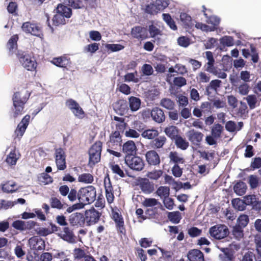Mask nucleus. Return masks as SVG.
<instances>
[{"mask_svg": "<svg viewBox=\"0 0 261 261\" xmlns=\"http://www.w3.org/2000/svg\"><path fill=\"white\" fill-rule=\"evenodd\" d=\"M145 157L149 166H159L161 163L160 156L155 150L147 151L145 154Z\"/></svg>", "mask_w": 261, "mask_h": 261, "instance_id": "12", "label": "nucleus"}, {"mask_svg": "<svg viewBox=\"0 0 261 261\" xmlns=\"http://www.w3.org/2000/svg\"><path fill=\"white\" fill-rule=\"evenodd\" d=\"M110 139L107 144L109 147L112 149H117L118 147L121 146L122 141V136L119 131H114L110 135Z\"/></svg>", "mask_w": 261, "mask_h": 261, "instance_id": "16", "label": "nucleus"}, {"mask_svg": "<svg viewBox=\"0 0 261 261\" xmlns=\"http://www.w3.org/2000/svg\"><path fill=\"white\" fill-rule=\"evenodd\" d=\"M232 234L235 239L240 240L244 236L243 228L236 225L233 227Z\"/></svg>", "mask_w": 261, "mask_h": 261, "instance_id": "48", "label": "nucleus"}, {"mask_svg": "<svg viewBox=\"0 0 261 261\" xmlns=\"http://www.w3.org/2000/svg\"><path fill=\"white\" fill-rule=\"evenodd\" d=\"M110 168L111 169L112 172L118 175L120 177H125L126 174L124 171L121 169L120 166L118 164L113 163L110 164Z\"/></svg>", "mask_w": 261, "mask_h": 261, "instance_id": "42", "label": "nucleus"}, {"mask_svg": "<svg viewBox=\"0 0 261 261\" xmlns=\"http://www.w3.org/2000/svg\"><path fill=\"white\" fill-rule=\"evenodd\" d=\"M12 226L14 228L21 231L24 230L28 228L25 222L21 220L14 221L12 223Z\"/></svg>", "mask_w": 261, "mask_h": 261, "instance_id": "59", "label": "nucleus"}, {"mask_svg": "<svg viewBox=\"0 0 261 261\" xmlns=\"http://www.w3.org/2000/svg\"><path fill=\"white\" fill-rule=\"evenodd\" d=\"M221 43L226 46H231L233 45V39L231 36H225L220 39Z\"/></svg>", "mask_w": 261, "mask_h": 261, "instance_id": "61", "label": "nucleus"}, {"mask_svg": "<svg viewBox=\"0 0 261 261\" xmlns=\"http://www.w3.org/2000/svg\"><path fill=\"white\" fill-rule=\"evenodd\" d=\"M159 133L158 130L155 128L146 129L143 131L141 136L143 138L153 140L159 136Z\"/></svg>", "mask_w": 261, "mask_h": 261, "instance_id": "30", "label": "nucleus"}, {"mask_svg": "<svg viewBox=\"0 0 261 261\" xmlns=\"http://www.w3.org/2000/svg\"><path fill=\"white\" fill-rule=\"evenodd\" d=\"M186 134L189 141L195 145H200L204 137L202 133L194 129L189 130Z\"/></svg>", "mask_w": 261, "mask_h": 261, "instance_id": "18", "label": "nucleus"}, {"mask_svg": "<svg viewBox=\"0 0 261 261\" xmlns=\"http://www.w3.org/2000/svg\"><path fill=\"white\" fill-rule=\"evenodd\" d=\"M188 233L191 237L195 238L201 235L202 233V230L196 227H192L188 229Z\"/></svg>", "mask_w": 261, "mask_h": 261, "instance_id": "62", "label": "nucleus"}, {"mask_svg": "<svg viewBox=\"0 0 261 261\" xmlns=\"http://www.w3.org/2000/svg\"><path fill=\"white\" fill-rule=\"evenodd\" d=\"M55 162L57 168L59 170H64L66 167V154L62 148H56L55 150Z\"/></svg>", "mask_w": 261, "mask_h": 261, "instance_id": "8", "label": "nucleus"}, {"mask_svg": "<svg viewBox=\"0 0 261 261\" xmlns=\"http://www.w3.org/2000/svg\"><path fill=\"white\" fill-rule=\"evenodd\" d=\"M58 236L68 243H73L75 241L73 232L68 227H64L63 231L60 233H58Z\"/></svg>", "mask_w": 261, "mask_h": 261, "instance_id": "24", "label": "nucleus"}, {"mask_svg": "<svg viewBox=\"0 0 261 261\" xmlns=\"http://www.w3.org/2000/svg\"><path fill=\"white\" fill-rule=\"evenodd\" d=\"M94 181V177L90 173H83L78 176V181L86 184H92Z\"/></svg>", "mask_w": 261, "mask_h": 261, "instance_id": "39", "label": "nucleus"}, {"mask_svg": "<svg viewBox=\"0 0 261 261\" xmlns=\"http://www.w3.org/2000/svg\"><path fill=\"white\" fill-rule=\"evenodd\" d=\"M30 96V93L28 91H20L14 93L12 96L13 108L10 118L15 120L25 112V105Z\"/></svg>", "mask_w": 261, "mask_h": 261, "instance_id": "1", "label": "nucleus"}, {"mask_svg": "<svg viewBox=\"0 0 261 261\" xmlns=\"http://www.w3.org/2000/svg\"><path fill=\"white\" fill-rule=\"evenodd\" d=\"M248 105L251 109H253L256 107L257 99L254 95H250L246 97Z\"/></svg>", "mask_w": 261, "mask_h": 261, "instance_id": "64", "label": "nucleus"}, {"mask_svg": "<svg viewBox=\"0 0 261 261\" xmlns=\"http://www.w3.org/2000/svg\"><path fill=\"white\" fill-rule=\"evenodd\" d=\"M160 204V202L155 198H145L142 202L143 206L145 207H152Z\"/></svg>", "mask_w": 261, "mask_h": 261, "instance_id": "55", "label": "nucleus"}, {"mask_svg": "<svg viewBox=\"0 0 261 261\" xmlns=\"http://www.w3.org/2000/svg\"><path fill=\"white\" fill-rule=\"evenodd\" d=\"M39 180L44 185H48L53 182V178L47 173L43 172L40 174Z\"/></svg>", "mask_w": 261, "mask_h": 261, "instance_id": "51", "label": "nucleus"}, {"mask_svg": "<svg viewBox=\"0 0 261 261\" xmlns=\"http://www.w3.org/2000/svg\"><path fill=\"white\" fill-rule=\"evenodd\" d=\"M160 105L168 110H173L175 107L174 102L168 98H162L160 101Z\"/></svg>", "mask_w": 261, "mask_h": 261, "instance_id": "40", "label": "nucleus"}, {"mask_svg": "<svg viewBox=\"0 0 261 261\" xmlns=\"http://www.w3.org/2000/svg\"><path fill=\"white\" fill-rule=\"evenodd\" d=\"M16 56L21 65L28 71H34L37 66V63L33 57H31L24 51L18 50Z\"/></svg>", "mask_w": 261, "mask_h": 261, "instance_id": "4", "label": "nucleus"}, {"mask_svg": "<svg viewBox=\"0 0 261 261\" xmlns=\"http://www.w3.org/2000/svg\"><path fill=\"white\" fill-rule=\"evenodd\" d=\"M130 34L134 38L141 40L149 37L147 28L140 25L133 27L131 30Z\"/></svg>", "mask_w": 261, "mask_h": 261, "instance_id": "15", "label": "nucleus"}, {"mask_svg": "<svg viewBox=\"0 0 261 261\" xmlns=\"http://www.w3.org/2000/svg\"><path fill=\"white\" fill-rule=\"evenodd\" d=\"M177 43L180 46L187 47L190 44V40L186 36H180L177 39Z\"/></svg>", "mask_w": 261, "mask_h": 261, "instance_id": "63", "label": "nucleus"}, {"mask_svg": "<svg viewBox=\"0 0 261 261\" xmlns=\"http://www.w3.org/2000/svg\"><path fill=\"white\" fill-rule=\"evenodd\" d=\"M174 140L176 147L181 150L187 149L189 146V143L180 135Z\"/></svg>", "mask_w": 261, "mask_h": 261, "instance_id": "34", "label": "nucleus"}, {"mask_svg": "<svg viewBox=\"0 0 261 261\" xmlns=\"http://www.w3.org/2000/svg\"><path fill=\"white\" fill-rule=\"evenodd\" d=\"M18 40V35H13L8 40L7 47L9 50V56L12 55L14 51L17 49V41Z\"/></svg>", "mask_w": 261, "mask_h": 261, "instance_id": "27", "label": "nucleus"}, {"mask_svg": "<svg viewBox=\"0 0 261 261\" xmlns=\"http://www.w3.org/2000/svg\"><path fill=\"white\" fill-rule=\"evenodd\" d=\"M71 7L74 9H81L86 6L83 0H69Z\"/></svg>", "mask_w": 261, "mask_h": 261, "instance_id": "57", "label": "nucleus"}, {"mask_svg": "<svg viewBox=\"0 0 261 261\" xmlns=\"http://www.w3.org/2000/svg\"><path fill=\"white\" fill-rule=\"evenodd\" d=\"M159 12L155 3L147 5L145 8V12L150 15H155Z\"/></svg>", "mask_w": 261, "mask_h": 261, "instance_id": "53", "label": "nucleus"}, {"mask_svg": "<svg viewBox=\"0 0 261 261\" xmlns=\"http://www.w3.org/2000/svg\"><path fill=\"white\" fill-rule=\"evenodd\" d=\"M102 143L100 141H96L88 150V165L92 167L100 161Z\"/></svg>", "mask_w": 261, "mask_h": 261, "instance_id": "5", "label": "nucleus"}, {"mask_svg": "<svg viewBox=\"0 0 261 261\" xmlns=\"http://www.w3.org/2000/svg\"><path fill=\"white\" fill-rule=\"evenodd\" d=\"M151 117L153 121L158 123L163 122L165 120L164 111L158 107L153 108L150 112Z\"/></svg>", "mask_w": 261, "mask_h": 261, "instance_id": "22", "label": "nucleus"}, {"mask_svg": "<svg viewBox=\"0 0 261 261\" xmlns=\"http://www.w3.org/2000/svg\"><path fill=\"white\" fill-rule=\"evenodd\" d=\"M30 117V116L28 114L25 115L22 119L21 122L18 124L14 132L15 139L18 138L20 139L23 136L29 125Z\"/></svg>", "mask_w": 261, "mask_h": 261, "instance_id": "13", "label": "nucleus"}, {"mask_svg": "<svg viewBox=\"0 0 261 261\" xmlns=\"http://www.w3.org/2000/svg\"><path fill=\"white\" fill-rule=\"evenodd\" d=\"M208 232L212 238L218 240L224 239L229 234L228 227L223 224H217L211 227Z\"/></svg>", "mask_w": 261, "mask_h": 261, "instance_id": "6", "label": "nucleus"}, {"mask_svg": "<svg viewBox=\"0 0 261 261\" xmlns=\"http://www.w3.org/2000/svg\"><path fill=\"white\" fill-rule=\"evenodd\" d=\"M164 132L172 140H174L179 135V129L174 125H170L166 127Z\"/></svg>", "mask_w": 261, "mask_h": 261, "instance_id": "29", "label": "nucleus"}, {"mask_svg": "<svg viewBox=\"0 0 261 261\" xmlns=\"http://www.w3.org/2000/svg\"><path fill=\"white\" fill-rule=\"evenodd\" d=\"M156 194L164 199L169 196L170 188L167 186H160L156 191Z\"/></svg>", "mask_w": 261, "mask_h": 261, "instance_id": "45", "label": "nucleus"}, {"mask_svg": "<svg viewBox=\"0 0 261 261\" xmlns=\"http://www.w3.org/2000/svg\"><path fill=\"white\" fill-rule=\"evenodd\" d=\"M195 27L204 32H213L215 31L214 27H211L206 24L202 23V22H197L195 24Z\"/></svg>", "mask_w": 261, "mask_h": 261, "instance_id": "56", "label": "nucleus"}, {"mask_svg": "<svg viewBox=\"0 0 261 261\" xmlns=\"http://www.w3.org/2000/svg\"><path fill=\"white\" fill-rule=\"evenodd\" d=\"M141 191L145 194H149L154 190V184L147 178H142L139 184Z\"/></svg>", "mask_w": 261, "mask_h": 261, "instance_id": "20", "label": "nucleus"}, {"mask_svg": "<svg viewBox=\"0 0 261 261\" xmlns=\"http://www.w3.org/2000/svg\"><path fill=\"white\" fill-rule=\"evenodd\" d=\"M163 174V171L162 170H154L152 171L148 172L147 173V177L152 180L159 179Z\"/></svg>", "mask_w": 261, "mask_h": 261, "instance_id": "49", "label": "nucleus"}, {"mask_svg": "<svg viewBox=\"0 0 261 261\" xmlns=\"http://www.w3.org/2000/svg\"><path fill=\"white\" fill-rule=\"evenodd\" d=\"M187 257L189 261H204V254L199 249H192L189 251Z\"/></svg>", "mask_w": 261, "mask_h": 261, "instance_id": "25", "label": "nucleus"}, {"mask_svg": "<svg viewBox=\"0 0 261 261\" xmlns=\"http://www.w3.org/2000/svg\"><path fill=\"white\" fill-rule=\"evenodd\" d=\"M84 216L87 225L90 226L98 222L101 213L94 208H91L85 211Z\"/></svg>", "mask_w": 261, "mask_h": 261, "instance_id": "11", "label": "nucleus"}, {"mask_svg": "<svg viewBox=\"0 0 261 261\" xmlns=\"http://www.w3.org/2000/svg\"><path fill=\"white\" fill-rule=\"evenodd\" d=\"M29 244L32 250L36 251H43L45 249L44 240L38 236H33L29 240Z\"/></svg>", "mask_w": 261, "mask_h": 261, "instance_id": "14", "label": "nucleus"}, {"mask_svg": "<svg viewBox=\"0 0 261 261\" xmlns=\"http://www.w3.org/2000/svg\"><path fill=\"white\" fill-rule=\"evenodd\" d=\"M71 15L72 10L70 8L59 4L56 8V14L53 18V24L56 26L65 24V18H69Z\"/></svg>", "mask_w": 261, "mask_h": 261, "instance_id": "3", "label": "nucleus"}, {"mask_svg": "<svg viewBox=\"0 0 261 261\" xmlns=\"http://www.w3.org/2000/svg\"><path fill=\"white\" fill-rule=\"evenodd\" d=\"M163 20L166 22L169 27L173 30H177V27L175 21L172 18L171 15L168 13H163L162 14Z\"/></svg>", "mask_w": 261, "mask_h": 261, "instance_id": "43", "label": "nucleus"}, {"mask_svg": "<svg viewBox=\"0 0 261 261\" xmlns=\"http://www.w3.org/2000/svg\"><path fill=\"white\" fill-rule=\"evenodd\" d=\"M128 102L129 106L132 111H137L140 109L141 101L139 98L134 96H130L128 98Z\"/></svg>", "mask_w": 261, "mask_h": 261, "instance_id": "31", "label": "nucleus"}, {"mask_svg": "<svg viewBox=\"0 0 261 261\" xmlns=\"http://www.w3.org/2000/svg\"><path fill=\"white\" fill-rule=\"evenodd\" d=\"M125 163L132 170L140 171L144 168V163L142 158L136 156H125Z\"/></svg>", "mask_w": 261, "mask_h": 261, "instance_id": "7", "label": "nucleus"}, {"mask_svg": "<svg viewBox=\"0 0 261 261\" xmlns=\"http://www.w3.org/2000/svg\"><path fill=\"white\" fill-rule=\"evenodd\" d=\"M106 48L112 52L118 51L124 48V46L119 44H106Z\"/></svg>", "mask_w": 261, "mask_h": 261, "instance_id": "58", "label": "nucleus"}, {"mask_svg": "<svg viewBox=\"0 0 261 261\" xmlns=\"http://www.w3.org/2000/svg\"><path fill=\"white\" fill-rule=\"evenodd\" d=\"M99 43H92L88 44L84 47V52L85 53H90L91 54H93L99 49Z\"/></svg>", "mask_w": 261, "mask_h": 261, "instance_id": "47", "label": "nucleus"}, {"mask_svg": "<svg viewBox=\"0 0 261 261\" xmlns=\"http://www.w3.org/2000/svg\"><path fill=\"white\" fill-rule=\"evenodd\" d=\"M222 85V81L219 80H214L205 88V92L208 96H210L213 92L217 93L218 90Z\"/></svg>", "mask_w": 261, "mask_h": 261, "instance_id": "26", "label": "nucleus"}, {"mask_svg": "<svg viewBox=\"0 0 261 261\" xmlns=\"http://www.w3.org/2000/svg\"><path fill=\"white\" fill-rule=\"evenodd\" d=\"M114 109L117 114L121 116L125 115L128 111L127 103L123 99L117 101L114 104Z\"/></svg>", "mask_w": 261, "mask_h": 261, "instance_id": "21", "label": "nucleus"}, {"mask_svg": "<svg viewBox=\"0 0 261 261\" xmlns=\"http://www.w3.org/2000/svg\"><path fill=\"white\" fill-rule=\"evenodd\" d=\"M199 83H206L210 81V76L204 72H200L197 77Z\"/></svg>", "mask_w": 261, "mask_h": 261, "instance_id": "54", "label": "nucleus"}, {"mask_svg": "<svg viewBox=\"0 0 261 261\" xmlns=\"http://www.w3.org/2000/svg\"><path fill=\"white\" fill-rule=\"evenodd\" d=\"M96 188L93 186L81 188L79 190V203L83 205V207L85 205L93 202L96 199Z\"/></svg>", "mask_w": 261, "mask_h": 261, "instance_id": "2", "label": "nucleus"}, {"mask_svg": "<svg viewBox=\"0 0 261 261\" xmlns=\"http://www.w3.org/2000/svg\"><path fill=\"white\" fill-rule=\"evenodd\" d=\"M142 72L144 75L149 76L153 74V69L152 67L148 64H144L141 69Z\"/></svg>", "mask_w": 261, "mask_h": 261, "instance_id": "60", "label": "nucleus"}, {"mask_svg": "<svg viewBox=\"0 0 261 261\" xmlns=\"http://www.w3.org/2000/svg\"><path fill=\"white\" fill-rule=\"evenodd\" d=\"M248 222V216L246 215H241L238 218L237 224L236 225L244 228L247 225Z\"/></svg>", "mask_w": 261, "mask_h": 261, "instance_id": "50", "label": "nucleus"}, {"mask_svg": "<svg viewBox=\"0 0 261 261\" xmlns=\"http://www.w3.org/2000/svg\"><path fill=\"white\" fill-rule=\"evenodd\" d=\"M51 63L55 65L62 68H66L69 64V61L65 57L54 58Z\"/></svg>", "mask_w": 261, "mask_h": 261, "instance_id": "32", "label": "nucleus"}, {"mask_svg": "<svg viewBox=\"0 0 261 261\" xmlns=\"http://www.w3.org/2000/svg\"><path fill=\"white\" fill-rule=\"evenodd\" d=\"M180 19L185 28H191L193 25L192 18L188 14L181 13L180 15Z\"/></svg>", "mask_w": 261, "mask_h": 261, "instance_id": "35", "label": "nucleus"}, {"mask_svg": "<svg viewBox=\"0 0 261 261\" xmlns=\"http://www.w3.org/2000/svg\"><path fill=\"white\" fill-rule=\"evenodd\" d=\"M223 130V126L221 124H215L212 128L211 134L212 136L218 139L221 137Z\"/></svg>", "mask_w": 261, "mask_h": 261, "instance_id": "44", "label": "nucleus"}, {"mask_svg": "<svg viewBox=\"0 0 261 261\" xmlns=\"http://www.w3.org/2000/svg\"><path fill=\"white\" fill-rule=\"evenodd\" d=\"M206 23L212 24V26L211 27H214L215 30H216L220 23V18L215 15H207V17H206Z\"/></svg>", "mask_w": 261, "mask_h": 261, "instance_id": "46", "label": "nucleus"}, {"mask_svg": "<svg viewBox=\"0 0 261 261\" xmlns=\"http://www.w3.org/2000/svg\"><path fill=\"white\" fill-rule=\"evenodd\" d=\"M168 218L173 223L178 224L180 221L182 217L178 211L168 212Z\"/></svg>", "mask_w": 261, "mask_h": 261, "instance_id": "41", "label": "nucleus"}, {"mask_svg": "<svg viewBox=\"0 0 261 261\" xmlns=\"http://www.w3.org/2000/svg\"><path fill=\"white\" fill-rule=\"evenodd\" d=\"M167 141V138L164 136H161L156 137L153 140L151 143L152 146L155 149L162 148Z\"/></svg>", "mask_w": 261, "mask_h": 261, "instance_id": "33", "label": "nucleus"}, {"mask_svg": "<svg viewBox=\"0 0 261 261\" xmlns=\"http://www.w3.org/2000/svg\"><path fill=\"white\" fill-rule=\"evenodd\" d=\"M247 186L243 181H239L235 184L233 187L234 192L238 195H244L246 191Z\"/></svg>", "mask_w": 261, "mask_h": 261, "instance_id": "37", "label": "nucleus"}, {"mask_svg": "<svg viewBox=\"0 0 261 261\" xmlns=\"http://www.w3.org/2000/svg\"><path fill=\"white\" fill-rule=\"evenodd\" d=\"M21 29L26 33H30L34 36L42 37L43 36L41 28L37 24L29 21L23 23Z\"/></svg>", "mask_w": 261, "mask_h": 261, "instance_id": "10", "label": "nucleus"}, {"mask_svg": "<svg viewBox=\"0 0 261 261\" xmlns=\"http://www.w3.org/2000/svg\"><path fill=\"white\" fill-rule=\"evenodd\" d=\"M66 106L72 111L74 115L79 118H84L85 113L79 104L72 99H68L66 100Z\"/></svg>", "mask_w": 261, "mask_h": 261, "instance_id": "9", "label": "nucleus"}, {"mask_svg": "<svg viewBox=\"0 0 261 261\" xmlns=\"http://www.w3.org/2000/svg\"><path fill=\"white\" fill-rule=\"evenodd\" d=\"M169 158L170 163H173L174 165L184 164L185 162L184 158L176 151H171L169 154Z\"/></svg>", "mask_w": 261, "mask_h": 261, "instance_id": "28", "label": "nucleus"}, {"mask_svg": "<svg viewBox=\"0 0 261 261\" xmlns=\"http://www.w3.org/2000/svg\"><path fill=\"white\" fill-rule=\"evenodd\" d=\"M104 187L105 193L114 192L113 187L112 185L110 178L108 174L104 178Z\"/></svg>", "mask_w": 261, "mask_h": 261, "instance_id": "52", "label": "nucleus"}, {"mask_svg": "<svg viewBox=\"0 0 261 261\" xmlns=\"http://www.w3.org/2000/svg\"><path fill=\"white\" fill-rule=\"evenodd\" d=\"M112 219L114 221L118 232L121 234L125 233L123 218L121 215L116 211H112Z\"/></svg>", "mask_w": 261, "mask_h": 261, "instance_id": "19", "label": "nucleus"}, {"mask_svg": "<svg viewBox=\"0 0 261 261\" xmlns=\"http://www.w3.org/2000/svg\"><path fill=\"white\" fill-rule=\"evenodd\" d=\"M49 201L51 207L54 208L61 210L68 206L66 203H62L60 200L57 197H51Z\"/></svg>", "mask_w": 261, "mask_h": 261, "instance_id": "36", "label": "nucleus"}, {"mask_svg": "<svg viewBox=\"0 0 261 261\" xmlns=\"http://www.w3.org/2000/svg\"><path fill=\"white\" fill-rule=\"evenodd\" d=\"M123 152L125 156H134L137 153V147L133 141H128L123 145Z\"/></svg>", "mask_w": 261, "mask_h": 261, "instance_id": "23", "label": "nucleus"}, {"mask_svg": "<svg viewBox=\"0 0 261 261\" xmlns=\"http://www.w3.org/2000/svg\"><path fill=\"white\" fill-rule=\"evenodd\" d=\"M18 159L19 156L16 154L15 149H14L7 155L6 162L9 165H15Z\"/></svg>", "mask_w": 261, "mask_h": 261, "instance_id": "38", "label": "nucleus"}, {"mask_svg": "<svg viewBox=\"0 0 261 261\" xmlns=\"http://www.w3.org/2000/svg\"><path fill=\"white\" fill-rule=\"evenodd\" d=\"M69 222L72 226L84 227L85 224V216L81 213H74L69 217Z\"/></svg>", "mask_w": 261, "mask_h": 261, "instance_id": "17", "label": "nucleus"}]
</instances>
